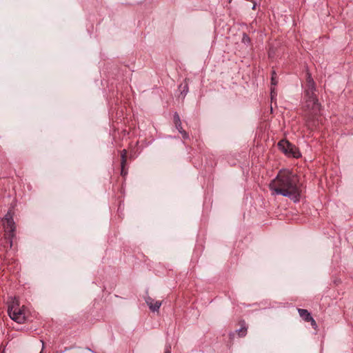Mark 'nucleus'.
<instances>
[{
	"mask_svg": "<svg viewBox=\"0 0 353 353\" xmlns=\"http://www.w3.org/2000/svg\"><path fill=\"white\" fill-rule=\"evenodd\" d=\"M299 179L296 174L289 170H281L269 184L272 195L288 197L294 202L300 199L301 190L298 185Z\"/></svg>",
	"mask_w": 353,
	"mask_h": 353,
	"instance_id": "1",
	"label": "nucleus"
},
{
	"mask_svg": "<svg viewBox=\"0 0 353 353\" xmlns=\"http://www.w3.org/2000/svg\"><path fill=\"white\" fill-rule=\"evenodd\" d=\"M316 84L310 72H307L304 90V106L308 110H319L321 104L315 94Z\"/></svg>",
	"mask_w": 353,
	"mask_h": 353,
	"instance_id": "2",
	"label": "nucleus"
},
{
	"mask_svg": "<svg viewBox=\"0 0 353 353\" xmlns=\"http://www.w3.org/2000/svg\"><path fill=\"white\" fill-rule=\"evenodd\" d=\"M19 301L16 298L11 299L8 303V313L9 316L18 323H23L26 321V315L23 306L19 307Z\"/></svg>",
	"mask_w": 353,
	"mask_h": 353,
	"instance_id": "3",
	"label": "nucleus"
},
{
	"mask_svg": "<svg viewBox=\"0 0 353 353\" xmlns=\"http://www.w3.org/2000/svg\"><path fill=\"white\" fill-rule=\"evenodd\" d=\"M2 223L5 230L6 243L10 248L12 247V239L14 237L15 225L12 216L8 212L2 219Z\"/></svg>",
	"mask_w": 353,
	"mask_h": 353,
	"instance_id": "4",
	"label": "nucleus"
},
{
	"mask_svg": "<svg viewBox=\"0 0 353 353\" xmlns=\"http://www.w3.org/2000/svg\"><path fill=\"white\" fill-rule=\"evenodd\" d=\"M279 148L288 157L299 158L301 153L298 148L288 141L283 139L278 143Z\"/></svg>",
	"mask_w": 353,
	"mask_h": 353,
	"instance_id": "5",
	"label": "nucleus"
},
{
	"mask_svg": "<svg viewBox=\"0 0 353 353\" xmlns=\"http://www.w3.org/2000/svg\"><path fill=\"white\" fill-rule=\"evenodd\" d=\"M145 302L152 312H158L161 305V301H155L150 296L145 298Z\"/></svg>",
	"mask_w": 353,
	"mask_h": 353,
	"instance_id": "6",
	"label": "nucleus"
},
{
	"mask_svg": "<svg viewBox=\"0 0 353 353\" xmlns=\"http://www.w3.org/2000/svg\"><path fill=\"white\" fill-rule=\"evenodd\" d=\"M241 327L236 330V332L238 334L239 336L243 337L247 334L248 327L245 321L242 320L240 321Z\"/></svg>",
	"mask_w": 353,
	"mask_h": 353,
	"instance_id": "7",
	"label": "nucleus"
},
{
	"mask_svg": "<svg viewBox=\"0 0 353 353\" xmlns=\"http://www.w3.org/2000/svg\"><path fill=\"white\" fill-rule=\"evenodd\" d=\"M298 312L300 316L306 322H309V320H312V315L308 312L307 310L305 309H298Z\"/></svg>",
	"mask_w": 353,
	"mask_h": 353,
	"instance_id": "8",
	"label": "nucleus"
},
{
	"mask_svg": "<svg viewBox=\"0 0 353 353\" xmlns=\"http://www.w3.org/2000/svg\"><path fill=\"white\" fill-rule=\"evenodd\" d=\"M277 81L276 80V72L274 71H272V79H271V83L272 85L275 86L277 84ZM276 95V92L275 91V88L272 87L271 88V99L273 100L274 97Z\"/></svg>",
	"mask_w": 353,
	"mask_h": 353,
	"instance_id": "9",
	"label": "nucleus"
},
{
	"mask_svg": "<svg viewBox=\"0 0 353 353\" xmlns=\"http://www.w3.org/2000/svg\"><path fill=\"white\" fill-rule=\"evenodd\" d=\"M121 164H126V161H127V150H123L121 152Z\"/></svg>",
	"mask_w": 353,
	"mask_h": 353,
	"instance_id": "10",
	"label": "nucleus"
},
{
	"mask_svg": "<svg viewBox=\"0 0 353 353\" xmlns=\"http://www.w3.org/2000/svg\"><path fill=\"white\" fill-rule=\"evenodd\" d=\"M174 123L181 122V119H180V117L176 112H175V114L174 115Z\"/></svg>",
	"mask_w": 353,
	"mask_h": 353,
	"instance_id": "11",
	"label": "nucleus"
},
{
	"mask_svg": "<svg viewBox=\"0 0 353 353\" xmlns=\"http://www.w3.org/2000/svg\"><path fill=\"white\" fill-rule=\"evenodd\" d=\"M121 174L123 176H125L128 173L125 169V164H121Z\"/></svg>",
	"mask_w": 353,
	"mask_h": 353,
	"instance_id": "12",
	"label": "nucleus"
},
{
	"mask_svg": "<svg viewBox=\"0 0 353 353\" xmlns=\"http://www.w3.org/2000/svg\"><path fill=\"white\" fill-rule=\"evenodd\" d=\"M179 133L182 135V137L184 139H189V135L185 130H182L181 131L179 132Z\"/></svg>",
	"mask_w": 353,
	"mask_h": 353,
	"instance_id": "13",
	"label": "nucleus"
},
{
	"mask_svg": "<svg viewBox=\"0 0 353 353\" xmlns=\"http://www.w3.org/2000/svg\"><path fill=\"white\" fill-rule=\"evenodd\" d=\"M242 41L244 43H250V39L246 34H243Z\"/></svg>",
	"mask_w": 353,
	"mask_h": 353,
	"instance_id": "14",
	"label": "nucleus"
},
{
	"mask_svg": "<svg viewBox=\"0 0 353 353\" xmlns=\"http://www.w3.org/2000/svg\"><path fill=\"white\" fill-rule=\"evenodd\" d=\"M309 322H310L311 325L312 326V327L314 329L316 330L317 328V327H318L317 324H316L315 320L313 319V317H312V320H309Z\"/></svg>",
	"mask_w": 353,
	"mask_h": 353,
	"instance_id": "15",
	"label": "nucleus"
},
{
	"mask_svg": "<svg viewBox=\"0 0 353 353\" xmlns=\"http://www.w3.org/2000/svg\"><path fill=\"white\" fill-rule=\"evenodd\" d=\"M176 128L178 130L179 132L183 130L181 126V122H179L177 123H174Z\"/></svg>",
	"mask_w": 353,
	"mask_h": 353,
	"instance_id": "16",
	"label": "nucleus"
},
{
	"mask_svg": "<svg viewBox=\"0 0 353 353\" xmlns=\"http://www.w3.org/2000/svg\"><path fill=\"white\" fill-rule=\"evenodd\" d=\"M164 353H171V346L170 345H168L165 346V352Z\"/></svg>",
	"mask_w": 353,
	"mask_h": 353,
	"instance_id": "17",
	"label": "nucleus"
},
{
	"mask_svg": "<svg viewBox=\"0 0 353 353\" xmlns=\"http://www.w3.org/2000/svg\"><path fill=\"white\" fill-rule=\"evenodd\" d=\"M42 343V350L40 353H43V349H44V342L43 341H41Z\"/></svg>",
	"mask_w": 353,
	"mask_h": 353,
	"instance_id": "18",
	"label": "nucleus"
},
{
	"mask_svg": "<svg viewBox=\"0 0 353 353\" xmlns=\"http://www.w3.org/2000/svg\"><path fill=\"white\" fill-rule=\"evenodd\" d=\"M234 336V332H231V333H230V337L231 339H232Z\"/></svg>",
	"mask_w": 353,
	"mask_h": 353,
	"instance_id": "19",
	"label": "nucleus"
},
{
	"mask_svg": "<svg viewBox=\"0 0 353 353\" xmlns=\"http://www.w3.org/2000/svg\"><path fill=\"white\" fill-rule=\"evenodd\" d=\"M255 7H256V3H254L253 6H252V9L254 10L255 9Z\"/></svg>",
	"mask_w": 353,
	"mask_h": 353,
	"instance_id": "20",
	"label": "nucleus"
},
{
	"mask_svg": "<svg viewBox=\"0 0 353 353\" xmlns=\"http://www.w3.org/2000/svg\"><path fill=\"white\" fill-rule=\"evenodd\" d=\"M70 348V347H65V351H67V350H69Z\"/></svg>",
	"mask_w": 353,
	"mask_h": 353,
	"instance_id": "21",
	"label": "nucleus"
},
{
	"mask_svg": "<svg viewBox=\"0 0 353 353\" xmlns=\"http://www.w3.org/2000/svg\"><path fill=\"white\" fill-rule=\"evenodd\" d=\"M88 350L89 351H91V352H93V350H91V349L88 348Z\"/></svg>",
	"mask_w": 353,
	"mask_h": 353,
	"instance_id": "22",
	"label": "nucleus"
},
{
	"mask_svg": "<svg viewBox=\"0 0 353 353\" xmlns=\"http://www.w3.org/2000/svg\"><path fill=\"white\" fill-rule=\"evenodd\" d=\"M88 350L89 351H91V352H93V350H91V349L88 348Z\"/></svg>",
	"mask_w": 353,
	"mask_h": 353,
	"instance_id": "23",
	"label": "nucleus"
},
{
	"mask_svg": "<svg viewBox=\"0 0 353 353\" xmlns=\"http://www.w3.org/2000/svg\"><path fill=\"white\" fill-rule=\"evenodd\" d=\"M270 110H273V108H272V106H271V108H270Z\"/></svg>",
	"mask_w": 353,
	"mask_h": 353,
	"instance_id": "24",
	"label": "nucleus"
}]
</instances>
